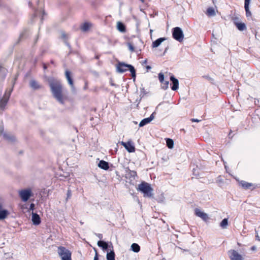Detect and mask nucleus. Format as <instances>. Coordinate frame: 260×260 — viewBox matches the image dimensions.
I'll return each instance as SVG.
<instances>
[{"instance_id": "nucleus-1", "label": "nucleus", "mask_w": 260, "mask_h": 260, "mask_svg": "<svg viewBox=\"0 0 260 260\" xmlns=\"http://www.w3.org/2000/svg\"><path fill=\"white\" fill-rule=\"evenodd\" d=\"M49 85L53 96L60 104H64V97L62 94V86L61 82L57 80H50Z\"/></svg>"}, {"instance_id": "nucleus-2", "label": "nucleus", "mask_w": 260, "mask_h": 260, "mask_svg": "<svg viewBox=\"0 0 260 260\" xmlns=\"http://www.w3.org/2000/svg\"><path fill=\"white\" fill-rule=\"evenodd\" d=\"M116 69L117 72L120 73H123L129 70L131 73L132 77L134 80H135L136 77V70L132 65L126 64L124 62H119L117 64Z\"/></svg>"}, {"instance_id": "nucleus-3", "label": "nucleus", "mask_w": 260, "mask_h": 260, "mask_svg": "<svg viewBox=\"0 0 260 260\" xmlns=\"http://www.w3.org/2000/svg\"><path fill=\"white\" fill-rule=\"evenodd\" d=\"M138 189L144 194V197L151 198L153 196V189L148 183L142 182L138 185Z\"/></svg>"}, {"instance_id": "nucleus-4", "label": "nucleus", "mask_w": 260, "mask_h": 260, "mask_svg": "<svg viewBox=\"0 0 260 260\" xmlns=\"http://www.w3.org/2000/svg\"><path fill=\"white\" fill-rule=\"evenodd\" d=\"M57 253L61 260H72L71 252L66 247L59 246L58 247Z\"/></svg>"}, {"instance_id": "nucleus-5", "label": "nucleus", "mask_w": 260, "mask_h": 260, "mask_svg": "<svg viewBox=\"0 0 260 260\" xmlns=\"http://www.w3.org/2000/svg\"><path fill=\"white\" fill-rule=\"evenodd\" d=\"M172 36L173 38L179 42H182L183 40L184 34L179 27H174L172 29Z\"/></svg>"}, {"instance_id": "nucleus-6", "label": "nucleus", "mask_w": 260, "mask_h": 260, "mask_svg": "<svg viewBox=\"0 0 260 260\" xmlns=\"http://www.w3.org/2000/svg\"><path fill=\"white\" fill-rule=\"evenodd\" d=\"M13 88H11L10 90H7L6 92L3 96V98L0 100V109L3 110L6 107L10 96L11 95V92L12 91Z\"/></svg>"}, {"instance_id": "nucleus-7", "label": "nucleus", "mask_w": 260, "mask_h": 260, "mask_svg": "<svg viewBox=\"0 0 260 260\" xmlns=\"http://www.w3.org/2000/svg\"><path fill=\"white\" fill-rule=\"evenodd\" d=\"M19 195L22 201L26 202L32 196V193L30 189H25L20 190Z\"/></svg>"}, {"instance_id": "nucleus-8", "label": "nucleus", "mask_w": 260, "mask_h": 260, "mask_svg": "<svg viewBox=\"0 0 260 260\" xmlns=\"http://www.w3.org/2000/svg\"><path fill=\"white\" fill-rule=\"evenodd\" d=\"M228 255L231 260H243V256L239 254L238 252L234 249H231L228 251Z\"/></svg>"}, {"instance_id": "nucleus-9", "label": "nucleus", "mask_w": 260, "mask_h": 260, "mask_svg": "<svg viewBox=\"0 0 260 260\" xmlns=\"http://www.w3.org/2000/svg\"><path fill=\"white\" fill-rule=\"evenodd\" d=\"M121 144L128 152H135V148L131 141H128L127 142H121Z\"/></svg>"}, {"instance_id": "nucleus-10", "label": "nucleus", "mask_w": 260, "mask_h": 260, "mask_svg": "<svg viewBox=\"0 0 260 260\" xmlns=\"http://www.w3.org/2000/svg\"><path fill=\"white\" fill-rule=\"evenodd\" d=\"M194 213L197 216L200 217L204 221H206L209 219L208 214L198 208L195 209Z\"/></svg>"}, {"instance_id": "nucleus-11", "label": "nucleus", "mask_w": 260, "mask_h": 260, "mask_svg": "<svg viewBox=\"0 0 260 260\" xmlns=\"http://www.w3.org/2000/svg\"><path fill=\"white\" fill-rule=\"evenodd\" d=\"M154 112L152 113L149 117L142 119L139 123V126L142 127L150 123L154 118Z\"/></svg>"}, {"instance_id": "nucleus-12", "label": "nucleus", "mask_w": 260, "mask_h": 260, "mask_svg": "<svg viewBox=\"0 0 260 260\" xmlns=\"http://www.w3.org/2000/svg\"><path fill=\"white\" fill-rule=\"evenodd\" d=\"M31 221L34 225H38L40 224L41 220L40 216L36 213L32 212Z\"/></svg>"}, {"instance_id": "nucleus-13", "label": "nucleus", "mask_w": 260, "mask_h": 260, "mask_svg": "<svg viewBox=\"0 0 260 260\" xmlns=\"http://www.w3.org/2000/svg\"><path fill=\"white\" fill-rule=\"evenodd\" d=\"M170 81L172 83L171 89L172 90H177L179 88V81L173 75L170 77Z\"/></svg>"}, {"instance_id": "nucleus-14", "label": "nucleus", "mask_w": 260, "mask_h": 260, "mask_svg": "<svg viewBox=\"0 0 260 260\" xmlns=\"http://www.w3.org/2000/svg\"><path fill=\"white\" fill-rule=\"evenodd\" d=\"M126 174L125 177L127 178L135 179L137 176V173L135 171H131L128 168H126L125 170Z\"/></svg>"}, {"instance_id": "nucleus-15", "label": "nucleus", "mask_w": 260, "mask_h": 260, "mask_svg": "<svg viewBox=\"0 0 260 260\" xmlns=\"http://www.w3.org/2000/svg\"><path fill=\"white\" fill-rule=\"evenodd\" d=\"M3 135L4 138L9 142L13 143L16 140L15 137L11 134L4 133Z\"/></svg>"}, {"instance_id": "nucleus-16", "label": "nucleus", "mask_w": 260, "mask_h": 260, "mask_svg": "<svg viewBox=\"0 0 260 260\" xmlns=\"http://www.w3.org/2000/svg\"><path fill=\"white\" fill-rule=\"evenodd\" d=\"M9 214L8 211L6 209H3L2 205L0 204V220L5 219Z\"/></svg>"}, {"instance_id": "nucleus-17", "label": "nucleus", "mask_w": 260, "mask_h": 260, "mask_svg": "<svg viewBox=\"0 0 260 260\" xmlns=\"http://www.w3.org/2000/svg\"><path fill=\"white\" fill-rule=\"evenodd\" d=\"M30 87L34 90H37L42 87V86L35 80H31L29 82Z\"/></svg>"}, {"instance_id": "nucleus-18", "label": "nucleus", "mask_w": 260, "mask_h": 260, "mask_svg": "<svg viewBox=\"0 0 260 260\" xmlns=\"http://www.w3.org/2000/svg\"><path fill=\"white\" fill-rule=\"evenodd\" d=\"M98 167L104 170H108L109 168V163L103 160L100 161L98 164Z\"/></svg>"}, {"instance_id": "nucleus-19", "label": "nucleus", "mask_w": 260, "mask_h": 260, "mask_svg": "<svg viewBox=\"0 0 260 260\" xmlns=\"http://www.w3.org/2000/svg\"><path fill=\"white\" fill-rule=\"evenodd\" d=\"M166 40V38H159L152 42V48H156L158 47L161 43Z\"/></svg>"}, {"instance_id": "nucleus-20", "label": "nucleus", "mask_w": 260, "mask_h": 260, "mask_svg": "<svg viewBox=\"0 0 260 260\" xmlns=\"http://www.w3.org/2000/svg\"><path fill=\"white\" fill-rule=\"evenodd\" d=\"M66 77L68 80L69 84L72 86L73 87V81L72 79L71 76V72L68 70H66L65 72Z\"/></svg>"}, {"instance_id": "nucleus-21", "label": "nucleus", "mask_w": 260, "mask_h": 260, "mask_svg": "<svg viewBox=\"0 0 260 260\" xmlns=\"http://www.w3.org/2000/svg\"><path fill=\"white\" fill-rule=\"evenodd\" d=\"M117 28L120 32H124L126 31L125 25L123 23L119 21L117 22Z\"/></svg>"}, {"instance_id": "nucleus-22", "label": "nucleus", "mask_w": 260, "mask_h": 260, "mask_svg": "<svg viewBox=\"0 0 260 260\" xmlns=\"http://www.w3.org/2000/svg\"><path fill=\"white\" fill-rule=\"evenodd\" d=\"M98 245L99 247L102 248V249L104 250H106L108 248V244L104 241H99L98 242Z\"/></svg>"}, {"instance_id": "nucleus-23", "label": "nucleus", "mask_w": 260, "mask_h": 260, "mask_svg": "<svg viewBox=\"0 0 260 260\" xmlns=\"http://www.w3.org/2000/svg\"><path fill=\"white\" fill-rule=\"evenodd\" d=\"M206 14L209 17H213L216 15L215 9L212 7H209L207 10Z\"/></svg>"}, {"instance_id": "nucleus-24", "label": "nucleus", "mask_w": 260, "mask_h": 260, "mask_svg": "<svg viewBox=\"0 0 260 260\" xmlns=\"http://www.w3.org/2000/svg\"><path fill=\"white\" fill-rule=\"evenodd\" d=\"M236 27L240 31H243L246 29V26L244 23L240 22L239 23H236V25H235Z\"/></svg>"}, {"instance_id": "nucleus-25", "label": "nucleus", "mask_w": 260, "mask_h": 260, "mask_svg": "<svg viewBox=\"0 0 260 260\" xmlns=\"http://www.w3.org/2000/svg\"><path fill=\"white\" fill-rule=\"evenodd\" d=\"M131 249L134 252L137 253L140 250V246L137 243H133L131 245Z\"/></svg>"}, {"instance_id": "nucleus-26", "label": "nucleus", "mask_w": 260, "mask_h": 260, "mask_svg": "<svg viewBox=\"0 0 260 260\" xmlns=\"http://www.w3.org/2000/svg\"><path fill=\"white\" fill-rule=\"evenodd\" d=\"M240 184L244 189H248L253 186L252 183L247 182L245 181H241Z\"/></svg>"}, {"instance_id": "nucleus-27", "label": "nucleus", "mask_w": 260, "mask_h": 260, "mask_svg": "<svg viewBox=\"0 0 260 260\" xmlns=\"http://www.w3.org/2000/svg\"><path fill=\"white\" fill-rule=\"evenodd\" d=\"M115 253L113 250H111L107 254V260H115Z\"/></svg>"}, {"instance_id": "nucleus-28", "label": "nucleus", "mask_w": 260, "mask_h": 260, "mask_svg": "<svg viewBox=\"0 0 260 260\" xmlns=\"http://www.w3.org/2000/svg\"><path fill=\"white\" fill-rule=\"evenodd\" d=\"M91 24L89 22H85L81 26V29L83 31H87L91 27Z\"/></svg>"}, {"instance_id": "nucleus-29", "label": "nucleus", "mask_w": 260, "mask_h": 260, "mask_svg": "<svg viewBox=\"0 0 260 260\" xmlns=\"http://www.w3.org/2000/svg\"><path fill=\"white\" fill-rule=\"evenodd\" d=\"M228 225V219L224 218L220 223V226L222 229H226Z\"/></svg>"}, {"instance_id": "nucleus-30", "label": "nucleus", "mask_w": 260, "mask_h": 260, "mask_svg": "<svg viewBox=\"0 0 260 260\" xmlns=\"http://www.w3.org/2000/svg\"><path fill=\"white\" fill-rule=\"evenodd\" d=\"M7 74V70L5 68L0 66V78H5Z\"/></svg>"}, {"instance_id": "nucleus-31", "label": "nucleus", "mask_w": 260, "mask_h": 260, "mask_svg": "<svg viewBox=\"0 0 260 260\" xmlns=\"http://www.w3.org/2000/svg\"><path fill=\"white\" fill-rule=\"evenodd\" d=\"M166 143L167 147L170 148L172 149L173 148L174 146V141L172 139L170 138L166 139Z\"/></svg>"}, {"instance_id": "nucleus-32", "label": "nucleus", "mask_w": 260, "mask_h": 260, "mask_svg": "<svg viewBox=\"0 0 260 260\" xmlns=\"http://www.w3.org/2000/svg\"><path fill=\"white\" fill-rule=\"evenodd\" d=\"M161 84H162L161 88L163 89L166 90L168 88L169 84V81H165L164 82H163V83H161Z\"/></svg>"}, {"instance_id": "nucleus-33", "label": "nucleus", "mask_w": 260, "mask_h": 260, "mask_svg": "<svg viewBox=\"0 0 260 260\" xmlns=\"http://www.w3.org/2000/svg\"><path fill=\"white\" fill-rule=\"evenodd\" d=\"M158 79L161 83H163L164 80V75L162 73H159L158 74Z\"/></svg>"}, {"instance_id": "nucleus-34", "label": "nucleus", "mask_w": 260, "mask_h": 260, "mask_svg": "<svg viewBox=\"0 0 260 260\" xmlns=\"http://www.w3.org/2000/svg\"><path fill=\"white\" fill-rule=\"evenodd\" d=\"M72 196V191L70 189H68L67 193L66 201H67Z\"/></svg>"}, {"instance_id": "nucleus-35", "label": "nucleus", "mask_w": 260, "mask_h": 260, "mask_svg": "<svg viewBox=\"0 0 260 260\" xmlns=\"http://www.w3.org/2000/svg\"><path fill=\"white\" fill-rule=\"evenodd\" d=\"M250 0H245L244 2V8H249Z\"/></svg>"}, {"instance_id": "nucleus-36", "label": "nucleus", "mask_w": 260, "mask_h": 260, "mask_svg": "<svg viewBox=\"0 0 260 260\" xmlns=\"http://www.w3.org/2000/svg\"><path fill=\"white\" fill-rule=\"evenodd\" d=\"M246 11V15L247 17H249L251 16V13L249 10V8H245Z\"/></svg>"}, {"instance_id": "nucleus-37", "label": "nucleus", "mask_w": 260, "mask_h": 260, "mask_svg": "<svg viewBox=\"0 0 260 260\" xmlns=\"http://www.w3.org/2000/svg\"><path fill=\"white\" fill-rule=\"evenodd\" d=\"M233 23L235 25H236V23L240 22V20L238 17H235L233 18Z\"/></svg>"}, {"instance_id": "nucleus-38", "label": "nucleus", "mask_w": 260, "mask_h": 260, "mask_svg": "<svg viewBox=\"0 0 260 260\" xmlns=\"http://www.w3.org/2000/svg\"><path fill=\"white\" fill-rule=\"evenodd\" d=\"M127 46H128L129 50L131 52L134 51V47L133 45L131 43H128V44H127Z\"/></svg>"}, {"instance_id": "nucleus-39", "label": "nucleus", "mask_w": 260, "mask_h": 260, "mask_svg": "<svg viewBox=\"0 0 260 260\" xmlns=\"http://www.w3.org/2000/svg\"><path fill=\"white\" fill-rule=\"evenodd\" d=\"M34 209H35V204L34 203L30 204L29 208V210L33 211L34 210Z\"/></svg>"}, {"instance_id": "nucleus-40", "label": "nucleus", "mask_w": 260, "mask_h": 260, "mask_svg": "<svg viewBox=\"0 0 260 260\" xmlns=\"http://www.w3.org/2000/svg\"><path fill=\"white\" fill-rule=\"evenodd\" d=\"M61 38L64 40H66L67 38V35L65 34V32H62L61 33Z\"/></svg>"}, {"instance_id": "nucleus-41", "label": "nucleus", "mask_w": 260, "mask_h": 260, "mask_svg": "<svg viewBox=\"0 0 260 260\" xmlns=\"http://www.w3.org/2000/svg\"><path fill=\"white\" fill-rule=\"evenodd\" d=\"M255 234H256V235H255L256 239L257 240L260 241V237H259V236L258 235V233L256 230H255Z\"/></svg>"}, {"instance_id": "nucleus-42", "label": "nucleus", "mask_w": 260, "mask_h": 260, "mask_svg": "<svg viewBox=\"0 0 260 260\" xmlns=\"http://www.w3.org/2000/svg\"><path fill=\"white\" fill-rule=\"evenodd\" d=\"M191 121L192 122H199L200 121H201V120H199L198 119H196V118H192L191 119Z\"/></svg>"}, {"instance_id": "nucleus-43", "label": "nucleus", "mask_w": 260, "mask_h": 260, "mask_svg": "<svg viewBox=\"0 0 260 260\" xmlns=\"http://www.w3.org/2000/svg\"><path fill=\"white\" fill-rule=\"evenodd\" d=\"M94 260H99L98 254L96 251L95 252V256L94 257Z\"/></svg>"}, {"instance_id": "nucleus-44", "label": "nucleus", "mask_w": 260, "mask_h": 260, "mask_svg": "<svg viewBox=\"0 0 260 260\" xmlns=\"http://www.w3.org/2000/svg\"><path fill=\"white\" fill-rule=\"evenodd\" d=\"M110 84L111 86H115V87H118V85L114 84L112 81H111L110 82Z\"/></svg>"}, {"instance_id": "nucleus-45", "label": "nucleus", "mask_w": 260, "mask_h": 260, "mask_svg": "<svg viewBox=\"0 0 260 260\" xmlns=\"http://www.w3.org/2000/svg\"><path fill=\"white\" fill-rule=\"evenodd\" d=\"M256 247L255 246H253L251 247V250L252 251L256 250Z\"/></svg>"}, {"instance_id": "nucleus-46", "label": "nucleus", "mask_w": 260, "mask_h": 260, "mask_svg": "<svg viewBox=\"0 0 260 260\" xmlns=\"http://www.w3.org/2000/svg\"><path fill=\"white\" fill-rule=\"evenodd\" d=\"M64 43H65V44H66V45L67 46H68V47H69V48H71V46L70 45V44H69V43H68L66 41H65Z\"/></svg>"}, {"instance_id": "nucleus-47", "label": "nucleus", "mask_w": 260, "mask_h": 260, "mask_svg": "<svg viewBox=\"0 0 260 260\" xmlns=\"http://www.w3.org/2000/svg\"><path fill=\"white\" fill-rule=\"evenodd\" d=\"M98 237L100 238V239H102L103 238V236L102 234H98Z\"/></svg>"}, {"instance_id": "nucleus-48", "label": "nucleus", "mask_w": 260, "mask_h": 260, "mask_svg": "<svg viewBox=\"0 0 260 260\" xmlns=\"http://www.w3.org/2000/svg\"><path fill=\"white\" fill-rule=\"evenodd\" d=\"M146 68H147V70H149V69H150L151 68V67L150 66H147L146 67Z\"/></svg>"}, {"instance_id": "nucleus-49", "label": "nucleus", "mask_w": 260, "mask_h": 260, "mask_svg": "<svg viewBox=\"0 0 260 260\" xmlns=\"http://www.w3.org/2000/svg\"><path fill=\"white\" fill-rule=\"evenodd\" d=\"M143 63H147V60H145L143 62Z\"/></svg>"}, {"instance_id": "nucleus-50", "label": "nucleus", "mask_w": 260, "mask_h": 260, "mask_svg": "<svg viewBox=\"0 0 260 260\" xmlns=\"http://www.w3.org/2000/svg\"><path fill=\"white\" fill-rule=\"evenodd\" d=\"M141 2L142 3H144V0H140Z\"/></svg>"}, {"instance_id": "nucleus-51", "label": "nucleus", "mask_w": 260, "mask_h": 260, "mask_svg": "<svg viewBox=\"0 0 260 260\" xmlns=\"http://www.w3.org/2000/svg\"><path fill=\"white\" fill-rule=\"evenodd\" d=\"M42 13H43V15H45V12L44 11H43Z\"/></svg>"}, {"instance_id": "nucleus-52", "label": "nucleus", "mask_w": 260, "mask_h": 260, "mask_svg": "<svg viewBox=\"0 0 260 260\" xmlns=\"http://www.w3.org/2000/svg\"><path fill=\"white\" fill-rule=\"evenodd\" d=\"M44 68L45 69L46 68V67L45 65H44Z\"/></svg>"}, {"instance_id": "nucleus-53", "label": "nucleus", "mask_w": 260, "mask_h": 260, "mask_svg": "<svg viewBox=\"0 0 260 260\" xmlns=\"http://www.w3.org/2000/svg\"><path fill=\"white\" fill-rule=\"evenodd\" d=\"M196 170L195 169H193V173H195Z\"/></svg>"}, {"instance_id": "nucleus-54", "label": "nucleus", "mask_w": 260, "mask_h": 260, "mask_svg": "<svg viewBox=\"0 0 260 260\" xmlns=\"http://www.w3.org/2000/svg\"><path fill=\"white\" fill-rule=\"evenodd\" d=\"M37 15V12H36L35 13V16H36Z\"/></svg>"}, {"instance_id": "nucleus-55", "label": "nucleus", "mask_w": 260, "mask_h": 260, "mask_svg": "<svg viewBox=\"0 0 260 260\" xmlns=\"http://www.w3.org/2000/svg\"><path fill=\"white\" fill-rule=\"evenodd\" d=\"M167 50V49L166 48V49H165V52H166Z\"/></svg>"}]
</instances>
